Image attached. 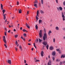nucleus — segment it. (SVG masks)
<instances>
[{
	"instance_id": "f257e3e1",
	"label": "nucleus",
	"mask_w": 65,
	"mask_h": 65,
	"mask_svg": "<svg viewBox=\"0 0 65 65\" xmlns=\"http://www.w3.org/2000/svg\"><path fill=\"white\" fill-rule=\"evenodd\" d=\"M44 32H45V33L44 34V36L43 37V40L44 41H45V39H47V35L45 33V32L46 31V29H45V28L44 29Z\"/></svg>"
},
{
	"instance_id": "e433bc0d",
	"label": "nucleus",
	"mask_w": 65,
	"mask_h": 65,
	"mask_svg": "<svg viewBox=\"0 0 65 65\" xmlns=\"http://www.w3.org/2000/svg\"><path fill=\"white\" fill-rule=\"evenodd\" d=\"M20 3L18 2H17V5H19Z\"/></svg>"
},
{
	"instance_id": "393cba45",
	"label": "nucleus",
	"mask_w": 65,
	"mask_h": 65,
	"mask_svg": "<svg viewBox=\"0 0 65 65\" xmlns=\"http://www.w3.org/2000/svg\"><path fill=\"white\" fill-rule=\"evenodd\" d=\"M41 3L42 4H43V0H41Z\"/></svg>"
},
{
	"instance_id": "bf43d9fd",
	"label": "nucleus",
	"mask_w": 65,
	"mask_h": 65,
	"mask_svg": "<svg viewBox=\"0 0 65 65\" xmlns=\"http://www.w3.org/2000/svg\"><path fill=\"white\" fill-rule=\"evenodd\" d=\"M13 31H14V32H15V31H16V30H15V29H14Z\"/></svg>"
},
{
	"instance_id": "37998d69",
	"label": "nucleus",
	"mask_w": 65,
	"mask_h": 65,
	"mask_svg": "<svg viewBox=\"0 0 65 65\" xmlns=\"http://www.w3.org/2000/svg\"><path fill=\"white\" fill-rule=\"evenodd\" d=\"M23 32H25V31L26 32V30H25V29H24L23 30Z\"/></svg>"
},
{
	"instance_id": "f8f14e48",
	"label": "nucleus",
	"mask_w": 65,
	"mask_h": 65,
	"mask_svg": "<svg viewBox=\"0 0 65 65\" xmlns=\"http://www.w3.org/2000/svg\"><path fill=\"white\" fill-rule=\"evenodd\" d=\"M50 33H52V31H51V30H50L48 32V35H49V36H50Z\"/></svg>"
},
{
	"instance_id": "2eb2a0df",
	"label": "nucleus",
	"mask_w": 65,
	"mask_h": 65,
	"mask_svg": "<svg viewBox=\"0 0 65 65\" xmlns=\"http://www.w3.org/2000/svg\"><path fill=\"white\" fill-rule=\"evenodd\" d=\"M40 12L41 13H44V12L42 10H41L40 11Z\"/></svg>"
},
{
	"instance_id": "79ce46f5",
	"label": "nucleus",
	"mask_w": 65,
	"mask_h": 65,
	"mask_svg": "<svg viewBox=\"0 0 65 65\" xmlns=\"http://www.w3.org/2000/svg\"><path fill=\"white\" fill-rule=\"evenodd\" d=\"M63 5H65V1L63 2Z\"/></svg>"
},
{
	"instance_id": "603ef678",
	"label": "nucleus",
	"mask_w": 65,
	"mask_h": 65,
	"mask_svg": "<svg viewBox=\"0 0 65 65\" xmlns=\"http://www.w3.org/2000/svg\"><path fill=\"white\" fill-rule=\"evenodd\" d=\"M63 39H65V36H63Z\"/></svg>"
},
{
	"instance_id": "4d7b16f0",
	"label": "nucleus",
	"mask_w": 65,
	"mask_h": 65,
	"mask_svg": "<svg viewBox=\"0 0 65 65\" xmlns=\"http://www.w3.org/2000/svg\"><path fill=\"white\" fill-rule=\"evenodd\" d=\"M5 35L6 36V32H5Z\"/></svg>"
},
{
	"instance_id": "8fccbe9b",
	"label": "nucleus",
	"mask_w": 65,
	"mask_h": 65,
	"mask_svg": "<svg viewBox=\"0 0 65 65\" xmlns=\"http://www.w3.org/2000/svg\"><path fill=\"white\" fill-rule=\"evenodd\" d=\"M16 45H17V46L18 47L19 46V44H16Z\"/></svg>"
},
{
	"instance_id": "6e6552de",
	"label": "nucleus",
	"mask_w": 65,
	"mask_h": 65,
	"mask_svg": "<svg viewBox=\"0 0 65 65\" xmlns=\"http://www.w3.org/2000/svg\"><path fill=\"white\" fill-rule=\"evenodd\" d=\"M56 55V52L55 51H53V52L52 53V55L53 56H55Z\"/></svg>"
},
{
	"instance_id": "052dcab7",
	"label": "nucleus",
	"mask_w": 65,
	"mask_h": 65,
	"mask_svg": "<svg viewBox=\"0 0 65 65\" xmlns=\"http://www.w3.org/2000/svg\"><path fill=\"white\" fill-rule=\"evenodd\" d=\"M15 50H16L17 51L18 50V49L16 47H15Z\"/></svg>"
},
{
	"instance_id": "4be33fe9",
	"label": "nucleus",
	"mask_w": 65,
	"mask_h": 65,
	"mask_svg": "<svg viewBox=\"0 0 65 65\" xmlns=\"http://www.w3.org/2000/svg\"><path fill=\"white\" fill-rule=\"evenodd\" d=\"M36 28L37 30L38 29V26H37V24H36Z\"/></svg>"
},
{
	"instance_id": "aec40b11",
	"label": "nucleus",
	"mask_w": 65,
	"mask_h": 65,
	"mask_svg": "<svg viewBox=\"0 0 65 65\" xmlns=\"http://www.w3.org/2000/svg\"><path fill=\"white\" fill-rule=\"evenodd\" d=\"M19 13H22V10H21L20 9L19 10Z\"/></svg>"
},
{
	"instance_id": "f3484780",
	"label": "nucleus",
	"mask_w": 65,
	"mask_h": 65,
	"mask_svg": "<svg viewBox=\"0 0 65 65\" xmlns=\"http://www.w3.org/2000/svg\"><path fill=\"white\" fill-rule=\"evenodd\" d=\"M59 8L60 10H62V9H63V8H62L61 7H59Z\"/></svg>"
},
{
	"instance_id": "338daca9",
	"label": "nucleus",
	"mask_w": 65,
	"mask_h": 65,
	"mask_svg": "<svg viewBox=\"0 0 65 65\" xmlns=\"http://www.w3.org/2000/svg\"><path fill=\"white\" fill-rule=\"evenodd\" d=\"M31 51H33V48H32L31 49Z\"/></svg>"
},
{
	"instance_id": "69168bd1",
	"label": "nucleus",
	"mask_w": 65,
	"mask_h": 65,
	"mask_svg": "<svg viewBox=\"0 0 65 65\" xmlns=\"http://www.w3.org/2000/svg\"><path fill=\"white\" fill-rule=\"evenodd\" d=\"M57 9L58 10H59V8H57Z\"/></svg>"
},
{
	"instance_id": "9b49d317",
	"label": "nucleus",
	"mask_w": 65,
	"mask_h": 65,
	"mask_svg": "<svg viewBox=\"0 0 65 65\" xmlns=\"http://www.w3.org/2000/svg\"><path fill=\"white\" fill-rule=\"evenodd\" d=\"M25 25H26V27L28 28V29H30V27L29 26V25H28V24H27V23H26V24H25Z\"/></svg>"
},
{
	"instance_id": "cd10ccee",
	"label": "nucleus",
	"mask_w": 65,
	"mask_h": 65,
	"mask_svg": "<svg viewBox=\"0 0 65 65\" xmlns=\"http://www.w3.org/2000/svg\"><path fill=\"white\" fill-rule=\"evenodd\" d=\"M39 42H41V41H42V40H41V39H40L39 38Z\"/></svg>"
},
{
	"instance_id": "5701e85b",
	"label": "nucleus",
	"mask_w": 65,
	"mask_h": 65,
	"mask_svg": "<svg viewBox=\"0 0 65 65\" xmlns=\"http://www.w3.org/2000/svg\"><path fill=\"white\" fill-rule=\"evenodd\" d=\"M37 15H36V20H38V17H37Z\"/></svg>"
},
{
	"instance_id": "c85d7f7f",
	"label": "nucleus",
	"mask_w": 65,
	"mask_h": 65,
	"mask_svg": "<svg viewBox=\"0 0 65 65\" xmlns=\"http://www.w3.org/2000/svg\"><path fill=\"white\" fill-rule=\"evenodd\" d=\"M52 58L53 61H54V60H55V57H53Z\"/></svg>"
},
{
	"instance_id": "49530a36",
	"label": "nucleus",
	"mask_w": 65,
	"mask_h": 65,
	"mask_svg": "<svg viewBox=\"0 0 65 65\" xmlns=\"http://www.w3.org/2000/svg\"><path fill=\"white\" fill-rule=\"evenodd\" d=\"M59 54H61V51H60V50L59 51Z\"/></svg>"
},
{
	"instance_id": "e2e57ef3",
	"label": "nucleus",
	"mask_w": 65,
	"mask_h": 65,
	"mask_svg": "<svg viewBox=\"0 0 65 65\" xmlns=\"http://www.w3.org/2000/svg\"><path fill=\"white\" fill-rule=\"evenodd\" d=\"M31 41V40L30 39V40H29L28 41H29V42H30V41Z\"/></svg>"
},
{
	"instance_id": "774afa93",
	"label": "nucleus",
	"mask_w": 65,
	"mask_h": 65,
	"mask_svg": "<svg viewBox=\"0 0 65 65\" xmlns=\"http://www.w3.org/2000/svg\"><path fill=\"white\" fill-rule=\"evenodd\" d=\"M9 28H10L11 27V26H10V25H9Z\"/></svg>"
},
{
	"instance_id": "0e129e2a",
	"label": "nucleus",
	"mask_w": 65,
	"mask_h": 65,
	"mask_svg": "<svg viewBox=\"0 0 65 65\" xmlns=\"http://www.w3.org/2000/svg\"><path fill=\"white\" fill-rule=\"evenodd\" d=\"M22 39H23V40H24V41L25 40V39L24 38H23Z\"/></svg>"
},
{
	"instance_id": "ddd939ff",
	"label": "nucleus",
	"mask_w": 65,
	"mask_h": 65,
	"mask_svg": "<svg viewBox=\"0 0 65 65\" xmlns=\"http://www.w3.org/2000/svg\"><path fill=\"white\" fill-rule=\"evenodd\" d=\"M39 37L40 38H41L42 37V33H39Z\"/></svg>"
},
{
	"instance_id": "6ab92c4d",
	"label": "nucleus",
	"mask_w": 65,
	"mask_h": 65,
	"mask_svg": "<svg viewBox=\"0 0 65 65\" xmlns=\"http://www.w3.org/2000/svg\"><path fill=\"white\" fill-rule=\"evenodd\" d=\"M39 24H40L42 22V20L40 19L39 20Z\"/></svg>"
},
{
	"instance_id": "a18cd8bd",
	"label": "nucleus",
	"mask_w": 65,
	"mask_h": 65,
	"mask_svg": "<svg viewBox=\"0 0 65 65\" xmlns=\"http://www.w3.org/2000/svg\"><path fill=\"white\" fill-rule=\"evenodd\" d=\"M62 62H60V65H62Z\"/></svg>"
},
{
	"instance_id": "4c0bfd02",
	"label": "nucleus",
	"mask_w": 65,
	"mask_h": 65,
	"mask_svg": "<svg viewBox=\"0 0 65 65\" xmlns=\"http://www.w3.org/2000/svg\"><path fill=\"white\" fill-rule=\"evenodd\" d=\"M56 2L57 3H58V0H56Z\"/></svg>"
},
{
	"instance_id": "b1692460",
	"label": "nucleus",
	"mask_w": 65,
	"mask_h": 65,
	"mask_svg": "<svg viewBox=\"0 0 65 65\" xmlns=\"http://www.w3.org/2000/svg\"><path fill=\"white\" fill-rule=\"evenodd\" d=\"M19 48L20 49L21 51H22V46H19Z\"/></svg>"
},
{
	"instance_id": "9d476101",
	"label": "nucleus",
	"mask_w": 65,
	"mask_h": 65,
	"mask_svg": "<svg viewBox=\"0 0 65 65\" xmlns=\"http://www.w3.org/2000/svg\"><path fill=\"white\" fill-rule=\"evenodd\" d=\"M39 14V11L38 10L37 11V16L38 17H39V15H38Z\"/></svg>"
},
{
	"instance_id": "680f3d73",
	"label": "nucleus",
	"mask_w": 65,
	"mask_h": 65,
	"mask_svg": "<svg viewBox=\"0 0 65 65\" xmlns=\"http://www.w3.org/2000/svg\"><path fill=\"white\" fill-rule=\"evenodd\" d=\"M28 45H31V43H28Z\"/></svg>"
},
{
	"instance_id": "a211bd4d",
	"label": "nucleus",
	"mask_w": 65,
	"mask_h": 65,
	"mask_svg": "<svg viewBox=\"0 0 65 65\" xmlns=\"http://www.w3.org/2000/svg\"><path fill=\"white\" fill-rule=\"evenodd\" d=\"M61 61L60 59H57L56 60V62H60Z\"/></svg>"
},
{
	"instance_id": "c03bdc74",
	"label": "nucleus",
	"mask_w": 65,
	"mask_h": 65,
	"mask_svg": "<svg viewBox=\"0 0 65 65\" xmlns=\"http://www.w3.org/2000/svg\"><path fill=\"white\" fill-rule=\"evenodd\" d=\"M29 11H28L27 12V15L29 13Z\"/></svg>"
},
{
	"instance_id": "864d4df0",
	"label": "nucleus",
	"mask_w": 65,
	"mask_h": 65,
	"mask_svg": "<svg viewBox=\"0 0 65 65\" xmlns=\"http://www.w3.org/2000/svg\"><path fill=\"white\" fill-rule=\"evenodd\" d=\"M62 63L63 64H64V63H65V61H64Z\"/></svg>"
},
{
	"instance_id": "a878e982",
	"label": "nucleus",
	"mask_w": 65,
	"mask_h": 65,
	"mask_svg": "<svg viewBox=\"0 0 65 65\" xmlns=\"http://www.w3.org/2000/svg\"><path fill=\"white\" fill-rule=\"evenodd\" d=\"M35 3H35H38V1H37V0H36L35 2V3Z\"/></svg>"
},
{
	"instance_id": "0eeeda50",
	"label": "nucleus",
	"mask_w": 65,
	"mask_h": 65,
	"mask_svg": "<svg viewBox=\"0 0 65 65\" xmlns=\"http://www.w3.org/2000/svg\"><path fill=\"white\" fill-rule=\"evenodd\" d=\"M8 63H9L10 64H11V60H8L7 61Z\"/></svg>"
},
{
	"instance_id": "ea45409f",
	"label": "nucleus",
	"mask_w": 65,
	"mask_h": 65,
	"mask_svg": "<svg viewBox=\"0 0 65 65\" xmlns=\"http://www.w3.org/2000/svg\"><path fill=\"white\" fill-rule=\"evenodd\" d=\"M38 39H37L36 42L37 43V42H38Z\"/></svg>"
},
{
	"instance_id": "c9c22d12",
	"label": "nucleus",
	"mask_w": 65,
	"mask_h": 65,
	"mask_svg": "<svg viewBox=\"0 0 65 65\" xmlns=\"http://www.w3.org/2000/svg\"><path fill=\"white\" fill-rule=\"evenodd\" d=\"M24 36L25 37H26V34H24Z\"/></svg>"
},
{
	"instance_id": "58836bf2",
	"label": "nucleus",
	"mask_w": 65,
	"mask_h": 65,
	"mask_svg": "<svg viewBox=\"0 0 65 65\" xmlns=\"http://www.w3.org/2000/svg\"><path fill=\"white\" fill-rule=\"evenodd\" d=\"M40 32L39 33H42V30H40Z\"/></svg>"
},
{
	"instance_id": "bb28decb",
	"label": "nucleus",
	"mask_w": 65,
	"mask_h": 65,
	"mask_svg": "<svg viewBox=\"0 0 65 65\" xmlns=\"http://www.w3.org/2000/svg\"><path fill=\"white\" fill-rule=\"evenodd\" d=\"M34 6H35V7H36V8H37V4H35L34 5Z\"/></svg>"
},
{
	"instance_id": "f704fd0d",
	"label": "nucleus",
	"mask_w": 65,
	"mask_h": 65,
	"mask_svg": "<svg viewBox=\"0 0 65 65\" xmlns=\"http://www.w3.org/2000/svg\"><path fill=\"white\" fill-rule=\"evenodd\" d=\"M18 41H16V42L15 43V44L17 45V44H18Z\"/></svg>"
},
{
	"instance_id": "412c9836",
	"label": "nucleus",
	"mask_w": 65,
	"mask_h": 65,
	"mask_svg": "<svg viewBox=\"0 0 65 65\" xmlns=\"http://www.w3.org/2000/svg\"><path fill=\"white\" fill-rule=\"evenodd\" d=\"M50 48L51 50H53L54 49V48L52 47H50Z\"/></svg>"
},
{
	"instance_id": "72a5a7b5",
	"label": "nucleus",
	"mask_w": 65,
	"mask_h": 65,
	"mask_svg": "<svg viewBox=\"0 0 65 65\" xmlns=\"http://www.w3.org/2000/svg\"><path fill=\"white\" fill-rule=\"evenodd\" d=\"M57 51V52H59V51H60V50L59 49H56Z\"/></svg>"
},
{
	"instance_id": "20e7f679",
	"label": "nucleus",
	"mask_w": 65,
	"mask_h": 65,
	"mask_svg": "<svg viewBox=\"0 0 65 65\" xmlns=\"http://www.w3.org/2000/svg\"><path fill=\"white\" fill-rule=\"evenodd\" d=\"M6 38H5V36H4L3 37V40L5 43H7V41H6Z\"/></svg>"
},
{
	"instance_id": "4468645a",
	"label": "nucleus",
	"mask_w": 65,
	"mask_h": 65,
	"mask_svg": "<svg viewBox=\"0 0 65 65\" xmlns=\"http://www.w3.org/2000/svg\"><path fill=\"white\" fill-rule=\"evenodd\" d=\"M55 29L56 30H57L58 31L59 30V27L58 26H56L55 27Z\"/></svg>"
},
{
	"instance_id": "dca6fc26",
	"label": "nucleus",
	"mask_w": 65,
	"mask_h": 65,
	"mask_svg": "<svg viewBox=\"0 0 65 65\" xmlns=\"http://www.w3.org/2000/svg\"><path fill=\"white\" fill-rule=\"evenodd\" d=\"M1 8L2 10H3V5L2 4H1Z\"/></svg>"
},
{
	"instance_id": "1a4fd4ad",
	"label": "nucleus",
	"mask_w": 65,
	"mask_h": 65,
	"mask_svg": "<svg viewBox=\"0 0 65 65\" xmlns=\"http://www.w3.org/2000/svg\"><path fill=\"white\" fill-rule=\"evenodd\" d=\"M41 54L42 57H43V54H44V52H43V51H42Z\"/></svg>"
},
{
	"instance_id": "3c124183",
	"label": "nucleus",
	"mask_w": 65,
	"mask_h": 65,
	"mask_svg": "<svg viewBox=\"0 0 65 65\" xmlns=\"http://www.w3.org/2000/svg\"><path fill=\"white\" fill-rule=\"evenodd\" d=\"M24 63H26V60H24Z\"/></svg>"
},
{
	"instance_id": "09e8293b",
	"label": "nucleus",
	"mask_w": 65,
	"mask_h": 65,
	"mask_svg": "<svg viewBox=\"0 0 65 65\" xmlns=\"http://www.w3.org/2000/svg\"><path fill=\"white\" fill-rule=\"evenodd\" d=\"M8 33H10V30H9V31H8Z\"/></svg>"
},
{
	"instance_id": "c756f323",
	"label": "nucleus",
	"mask_w": 65,
	"mask_h": 65,
	"mask_svg": "<svg viewBox=\"0 0 65 65\" xmlns=\"http://www.w3.org/2000/svg\"><path fill=\"white\" fill-rule=\"evenodd\" d=\"M14 36H15V38H17V37H18V36L17 35H15Z\"/></svg>"
},
{
	"instance_id": "473e14b6",
	"label": "nucleus",
	"mask_w": 65,
	"mask_h": 65,
	"mask_svg": "<svg viewBox=\"0 0 65 65\" xmlns=\"http://www.w3.org/2000/svg\"><path fill=\"white\" fill-rule=\"evenodd\" d=\"M62 17L63 18H65V16H64V15H62Z\"/></svg>"
},
{
	"instance_id": "a19ab883",
	"label": "nucleus",
	"mask_w": 65,
	"mask_h": 65,
	"mask_svg": "<svg viewBox=\"0 0 65 65\" xmlns=\"http://www.w3.org/2000/svg\"><path fill=\"white\" fill-rule=\"evenodd\" d=\"M39 60H36L35 62H39Z\"/></svg>"
},
{
	"instance_id": "39448f33",
	"label": "nucleus",
	"mask_w": 65,
	"mask_h": 65,
	"mask_svg": "<svg viewBox=\"0 0 65 65\" xmlns=\"http://www.w3.org/2000/svg\"><path fill=\"white\" fill-rule=\"evenodd\" d=\"M52 63L51 60H49V62L48 63V65H51V64Z\"/></svg>"
},
{
	"instance_id": "7c9ffc66",
	"label": "nucleus",
	"mask_w": 65,
	"mask_h": 65,
	"mask_svg": "<svg viewBox=\"0 0 65 65\" xmlns=\"http://www.w3.org/2000/svg\"><path fill=\"white\" fill-rule=\"evenodd\" d=\"M4 45L5 46V47L6 48H7V46H6V44H5Z\"/></svg>"
},
{
	"instance_id": "7ed1b4c3",
	"label": "nucleus",
	"mask_w": 65,
	"mask_h": 65,
	"mask_svg": "<svg viewBox=\"0 0 65 65\" xmlns=\"http://www.w3.org/2000/svg\"><path fill=\"white\" fill-rule=\"evenodd\" d=\"M3 13V15L4 16V19L5 20V19H6V17H5V15H6V14H4V13L5 12V9L3 10L2 11Z\"/></svg>"
},
{
	"instance_id": "de8ad7c7",
	"label": "nucleus",
	"mask_w": 65,
	"mask_h": 65,
	"mask_svg": "<svg viewBox=\"0 0 65 65\" xmlns=\"http://www.w3.org/2000/svg\"><path fill=\"white\" fill-rule=\"evenodd\" d=\"M34 61H36V58L35 57L34 59Z\"/></svg>"
},
{
	"instance_id": "6e6d98bb",
	"label": "nucleus",
	"mask_w": 65,
	"mask_h": 65,
	"mask_svg": "<svg viewBox=\"0 0 65 65\" xmlns=\"http://www.w3.org/2000/svg\"><path fill=\"white\" fill-rule=\"evenodd\" d=\"M34 46L35 47V48H36V46H35V45H34Z\"/></svg>"
},
{
	"instance_id": "f03ea898",
	"label": "nucleus",
	"mask_w": 65,
	"mask_h": 65,
	"mask_svg": "<svg viewBox=\"0 0 65 65\" xmlns=\"http://www.w3.org/2000/svg\"><path fill=\"white\" fill-rule=\"evenodd\" d=\"M43 44L44 45L46 46L47 50H48V46H49V45L47 44V41H44L43 42Z\"/></svg>"
},
{
	"instance_id": "5fc2aeb1",
	"label": "nucleus",
	"mask_w": 65,
	"mask_h": 65,
	"mask_svg": "<svg viewBox=\"0 0 65 65\" xmlns=\"http://www.w3.org/2000/svg\"><path fill=\"white\" fill-rule=\"evenodd\" d=\"M23 28V27H21L20 28V29L21 30H22V29Z\"/></svg>"
},
{
	"instance_id": "423d86ee",
	"label": "nucleus",
	"mask_w": 65,
	"mask_h": 65,
	"mask_svg": "<svg viewBox=\"0 0 65 65\" xmlns=\"http://www.w3.org/2000/svg\"><path fill=\"white\" fill-rule=\"evenodd\" d=\"M65 58V54H63L61 55V58Z\"/></svg>"
},
{
	"instance_id": "2f4dec72",
	"label": "nucleus",
	"mask_w": 65,
	"mask_h": 65,
	"mask_svg": "<svg viewBox=\"0 0 65 65\" xmlns=\"http://www.w3.org/2000/svg\"><path fill=\"white\" fill-rule=\"evenodd\" d=\"M55 39L54 38L53 39V41L54 42H55Z\"/></svg>"
},
{
	"instance_id": "13d9d810",
	"label": "nucleus",
	"mask_w": 65,
	"mask_h": 65,
	"mask_svg": "<svg viewBox=\"0 0 65 65\" xmlns=\"http://www.w3.org/2000/svg\"><path fill=\"white\" fill-rule=\"evenodd\" d=\"M61 14L62 15H64V14L63 13V12H62L61 13Z\"/></svg>"
}]
</instances>
